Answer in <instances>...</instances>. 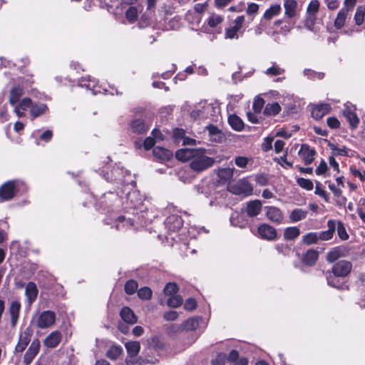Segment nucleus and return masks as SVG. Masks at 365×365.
<instances>
[{
	"mask_svg": "<svg viewBox=\"0 0 365 365\" xmlns=\"http://www.w3.org/2000/svg\"><path fill=\"white\" fill-rule=\"evenodd\" d=\"M176 158L181 161H190V168L195 172H202L210 168L215 163L212 158L207 155L205 149L183 148L175 153Z\"/></svg>",
	"mask_w": 365,
	"mask_h": 365,
	"instance_id": "nucleus-1",
	"label": "nucleus"
},
{
	"mask_svg": "<svg viewBox=\"0 0 365 365\" xmlns=\"http://www.w3.org/2000/svg\"><path fill=\"white\" fill-rule=\"evenodd\" d=\"M133 188L126 185L121 191L123 194H125L124 197H121L122 206L128 214L139 215L138 220L141 223V218L145 217L144 213L147 207L144 205L143 196L139 191L133 190Z\"/></svg>",
	"mask_w": 365,
	"mask_h": 365,
	"instance_id": "nucleus-2",
	"label": "nucleus"
},
{
	"mask_svg": "<svg viewBox=\"0 0 365 365\" xmlns=\"http://www.w3.org/2000/svg\"><path fill=\"white\" fill-rule=\"evenodd\" d=\"M220 113L218 106L214 103H209L207 101L200 102L191 112V116L195 119H211L217 118Z\"/></svg>",
	"mask_w": 365,
	"mask_h": 365,
	"instance_id": "nucleus-3",
	"label": "nucleus"
},
{
	"mask_svg": "<svg viewBox=\"0 0 365 365\" xmlns=\"http://www.w3.org/2000/svg\"><path fill=\"white\" fill-rule=\"evenodd\" d=\"M103 178L107 181H118L123 184H126L127 186L135 187V182L133 180L130 182L125 179V175H130L128 170H124L123 168L117 167L111 170L110 174L108 173H104V170L101 171Z\"/></svg>",
	"mask_w": 365,
	"mask_h": 365,
	"instance_id": "nucleus-4",
	"label": "nucleus"
},
{
	"mask_svg": "<svg viewBox=\"0 0 365 365\" xmlns=\"http://www.w3.org/2000/svg\"><path fill=\"white\" fill-rule=\"evenodd\" d=\"M56 315L51 310L43 311L38 313L35 319V324L39 329H48L52 327L56 322Z\"/></svg>",
	"mask_w": 365,
	"mask_h": 365,
	"instance_id": "nucleus-5",
	"label": "nucleus"
},
{
	"mask_svg": "<svg viewBox=\"0 0 365 365\" xmlns=\"http://www.w3.org/2000/svg\"><path fill=\"white\" fill-rule=\"evenodd\" d=\"M252 185L245 178L235 182H230L227 185V190L235 195L249 196L252 192Z\"/></svg>",
	"mask_w": 365,
	"mask_h": 365,
	"instance_id": "nucleus-6",
	"label": "nucleus"
},
{
	"mask_svg": "<svg viewBox=\"0 0 365 365\" xmlns=\"http://www.w3.org/2000/svg\"><path fill=\"white\" fill-rule=\"evenodd\" d=\"M16 192V182L7 181L0 187V202L11 200Z\"/></svg>",
	"mask_w": 365,
	"mask_h": 365,
	"instance_id": "nucleus-7",
	"label": "nucleus"
},
{
	"mask_svg": "<svg viewBox=\"0 0 365 365\" xmlns=\"http://www.w3.org/2000/svg\"><path fill=\"white\" fill-rule=\"evenodd\" d=\"M352 269V264L347 260H340L336 262L331 269V272L334 276L339 277H346Z\"/></svg>",
	"mask_w": 365,
	"mask_h": 365,
	"instance_id": "nucleus-8",
	"label": "nucleus"
},
{
	"mask_svg": "<svg viewBox=\"0 0 365 365\" xmlns=\"http://www.w3.org/2000/svg\"><path fill=\"white\" fill-rule=\"evenodd\" d=\"M244 21V16L237 17L234 21V25L225 30V38L229 39H237L240 36L239 32L242 27Z\"/></svg>",
	"mask_w": 365,
	"mask_h": 365,
	"instance_id": "nucleus-9",
	"label": "nucleus"
},
{
	"mask_svg": "<svg viewBox=\"0 0 365 365\" xmlns=\"http://www.w3.org/2000/svg\"><path fill=\"white\" fill-rule=\"evenodd\" d=\"M259 237L267 240H274L277 237V230L272 226L264 223L259 226L257 230Z\"/></svg>",
	"mask_w": 365,
	"mask_h": 365,
	"instance_id": "nucleus-10",
	"label": "nucleus"
},
{
	"mask_svg": "<svg viewBox=\"0 0 365 365\" xmlns=\"http://www.w3.org/2000/svg\"><path fill=\"white\" fill-rule=\"evenodd\" d=\"M32 106V101L31 98L26 97L22 98L20 101L16 103V104L13 105L14 111L16 115L19 117L25 116V112L29 108L31 110V106Z\"/></svg>",
	"mask_w": 365,
	"mask_h": 365,
	"instance_id": "nucleus-11",
	"label": "nucleus"
},
{
	"mask_svg": "<svg viewBox=\"0 0 365 365\" xmlns=\"http://www.w3.org/2000/svg\"><path fill=\"white\" fill-rule=\"evenodd\" d=\"M21 307V303L17 300L12 301L9 305V313L11 319V324L13 327H15L18 322Z\"/></svg>",
	"mask_w": 365,
	"mask_h": 365,
	"instance_id": "nucleus-12",
	"label": "nucleus"
},
{
	"mask_svg": "<svg viewBox=\"0 0 365 365\" xmlns=\"http://www.w3.org/2000/svg\"><path fill=\"white\" fill-rule=\"evenodd\" d=\"M266 210V216L270 221L276 224H281L282 222L284 216L282 211L279 208L269 206L267 207Z\"/></svg>",
	"mask_w": 365,
	"mask_h": 365,
	"instance_id": "nucleus-13",
	"label": "nucleus"
},
{
	"mask_svg": "<svg viewBox=\"0 0 365 365\" xmlns=\"http://www.w3.org/2000/svg\"><path fill=\"white\" fill-rule=\"evenodd\" d=\"M40 348V343L38 339L34 340L31 342L29 348L26 351L24 357V361L26 364H29L34 357L36 356V354L38 353Z\"/></svg>",
	"mask_w": 365,
	"mask_h": 365,
	"instance_id": "nucleus-14",
	"label": "nucleus"
},
{
	"mask_svg": "<svg viewBox=\"0 0 365 365\" xmlns=\"http://www.w3.org/2000/svg\"><path fill=\"white\" fill-rule=\"evenodd\" d=\"M165 223L166 227L173 232L179 230L183 225L182 218L175 215L168 217Z\"/></svg>",
	"mask_w": 365,
	"mask_h": 365,
	"instance_id": "nucleus-15",
	"label": "nucleus"
},
{
	"mask_svg": "<svg viewBox=\"0 0 365 365\" xmlns=\"http://www.w3.org/2000/svg\"><path fill=\"white\" fill-rule=\"evenodd\" d=\"M330 110L331 106L328 103L314 105L312 110V115L314 118L319 120L324 115L327 114Z\"/></svg>",
	"mask_w": 365,
	"mask_h": 365,
	"instance_id": "nucleus-16",
	"label": "nucleus"
},
{
	"mask_svg": "<svg viewBox=\"0 0 365 365\" xmlns=\"http://www.w3.org/2000/svg\"><path fill=\"white\" fill-rule=\"evenodd\" d=\"M284 16L287 18L292 19L297 14L298 4L295 0H284Z\"/></svg>",
	"mask_w": 365,
	"mask_h": 365,
	"instance_id": "nucleus-17",
	"label": "nucleus"
},
{
	"mask_svg": "<svg viewBox=\"0 0 365 365\" xmlns=\"http://www.w3.org/2000/svg\"><path fill=\"white\" fill-rule=\"evenodd\" d=\"M315 151L307 145H302L299 150V155L304 161L306 165H309L312 163Z\"/></svg>",
	"mask_w": 365,
	"mask_h": 365,
	"instance_id": "nucleus-18",
	"label": "nucleus"
},
{
	"mask_svg": "<svg viewBox=\"0 0 365 365\" xmlns=\"http://www.w3.org/2000/svg\"><path fill=\"white\" fill-rule=\"evenodd\" d=\"M38 288L34 282H29L25 289V295L26 297L28 303L31 305L36 299L38 295Z\"/></svg>",
	"mask_w": 365,
	"mask_h": 365,
	"instance_id": "nucleus-19",
	"label": "nucleus"
},
{
	"mask_svg": "<svg viewBox=\"0 0 365 365\" xmlns=\"http://www.w3.org/2000/svg\"><path fill=\"white\" fill-rule=\"evenodd\" d=\"M78 85L81 87H86L91 90L93 95L101 93V90L96 85V81L94 79H91L90 76L82 78L79 81Z\"/></svg>",
	"mask_w": 365,
	"mask_h": 365,
	"instance_id": "nucleus-20",
	"label": "nucleus"
},
{
	"mask_svg": "<svg viewBox=\"0 0 365 365\" xmlns=\"http://www.w3.org/2000/svg\"><path fill=\"white\" fill-rule=\"evenodd\" d=\"M205 128L208 131L210 140L216 143H221L223 140L224 135L217 127L209 125Z\"/></svg>",
	"mask_w": 365,
	"mask_h": 365,
	"instance_id": "nucleus-21",
	"label": "nucleus"
},
{
	"mask_svg": "<svg viewBox=\"0 0 365 365\" xmlns=\"http://www.w3.org/2000/svg\"><path fill=\"white\" fill-rule=\"evenodd\" d=\"M61 340V334L58 331H52L43 341L46 346L49 348L56 347Z\"/></svg>",
	"mask_w": 365,
	"mask_h": 365,
	"instance_id": "nucleus-22",
	"label": "nucleus"
},
{
	"mask_svg": "<svg viewBox=\"0 0 365 365\" xmlns=\"http://www.w3.org/2000/svg\"><path fill=\"white\" fill-rule=\"evenodd\" d=\"M24 94V88L21 86H14L10 91L9 93V103L11 106L16 104L20 101L21 97Z\"/></svg>",
	"mask_w": 365,
	"mask_h": 365,
	"instance_id": "nucleus-23",
	"label": "nucleus"
},
{
	"mask_svg": "<svg viewBox=\"0 0 365 365\" xmlns=\"http://www.w3.org/2000/svg\"><path fill=\"white\" fill-rule=\"evenodd\" d=\"M327 225L329 227L327 230L318 232L319 240L327 241L332 238L336 230L335 222L333 220H329Z\"/></svg>",
	"mask_w": 365,
	"mask_h": 365,
	"instance_id": "nucleus-24",
	"label": "nucleus"
},
{
	"mask_svg": "<svg viewBox=\"0 0 365 365\" xmlns=\"http://www.w3.org/2000/svg\"><path fill=\"white\" fill-rule=\"evenodd\" d=\"M153 155L160 160H168L173 156V153L168 149L156 146L153 149Z\"/></svg>",
	"mask_w": 365,
	"mask_h": 365,
	"instance_id": "nucleus-25",
	"label": "nucleus"
},
{
	"mask_svg": "<svg viewBox=\"0 0 365 365\" xmlns=\"http://www.w3.org/2000/svg\"><path fill=\"white\" fill-rule=\"evenodd\" d=\"M48 107L44 103H33L31 106L30 115L33 118H37L46 113Z\"/></svg>",
	"mask_w": 365,
	"mask_h": 365,
	"instance_id": "nucleus-26",
	"label": "nucleus"
},
{
	"mask_svg": "<svg viewBox=\"0 0 365 365\" xmlns=\"http://www.w3.org/2000/svg\"><path fill=\"white\" fill-rule=\"evenodd\" d=\"M262 210V204L259 200H253L247 203V212L250 217L257 216Z\"/></svg>",
	"mask_w": 365,
	"mask_h": 365,
	"instance_id": "nucleus-27",
	"label": "nucleus"
},
{
	"mask_svg": "<svg viewBox=\"0 0 365 365\" xmlns=\"http://www.w3.org/2000/svg\"><path fill=\"white\" fill-rule=\"evenodd\" d=\"M345 249L342 247H336L330 250L327 255V259L329 262H333L339 258L344 256Z\"/></svg>",
	"mask_w": 365,
	"mask_h": 365,
	"instance_id": "nucleus-28",
	"label": "nucleus"
},
{
	"mask_svg": "<svg viewBox=\"0 0 365 365\" xmlns=\"http://www.w3.org/2000/svg\"><path fill=\"white\" fill-rule=\"evenodd\" d=\"M135 221H136L135 219H131L130 217L126 216H120L116 221V230H122L128 227H131L133 225Z\"/></svg>",
	"mask_w": 365,
	"mask_h": 365,
	"instance_id": "nucleus-29",
	"label": "nucleus"
},
{
	"mask_svg": "<svg viewBox=\"0 0 365 365\" xmlns=\"http://www.w3.org/2000/svg\"><path fill=\"white\" fill-rule=\"evenodd\" d=\"M349 12L347 9H341L337 14V16L334 21V27L337 29H341L346 21Z\"/></svg>",
	"mask_w": 365,
	"mask_h": 365,
	"instance_id": "nucleus-30",
	"label": "nucleus"
},
{
	"mask_svg": "<svg viewBox=\"0 0 365 365\" xmlns=\"http://www.w3.org/2000/svg\"><path fill=\"white\" fill-rule=\"evenodd\" d=\"M307 214L308 212L307 210L297 208L291 212L289 215V219L292 222H297L304 220L307 217Z\"/></svg>",
	"mask_w": 365,
	"mask_h": 365,
	"instance_id": "nucleus-31",
	"label": "nucleus"
},
{
	"mask_svg": "<svg viewBox=\"0 0 365 365\" xmlns=\"http://www.w3.org/2000/svg\"><path fill=\"white\" fill-rule=\"evenodd\" d=\"M120 317L127 323L134 324L137 319L133 311L128 307H123L120 312Z\"/></svg>",
	"mask_w": 365,
	"mask_h": 365,
	"instance_id": "nucleus-32",
	"label": "nucleus"
},
{
	"mask_svg": "<svg viewBox=\"0 0 365 365\" xmlns=\"http://www.w3.org/2000/svg\"><path fill=\"white\" fill-rule=\"evenodd\" d=\"M281 111V106L278 103H267L264 110V114L268 116H274Z\"/></svg>",
	"mask_w": 365,
	"mask_h": 365,
	"instance_id": "nucleus-33",
	"label": "nucleus"
},
{
	"mask_svg": "<svg viewBox=\"0 0 365 365\" xmlns=\"http://www.w3.org/2000/svg\"><path fill=\"white\" fill-rule=\"evenodd\" d=\"M318 259V252L314 250H309L303 257V262L307 265H313Z\"/></svg>",
	"mask_w": 365,
	"mask_h": 365,
	"instance_id": "nucleus-34",
	"label": "nucleus"
},
{
	"mask_svg": "<svg viewBox=\"0 0 365 365\" xmlns=\"http://www.w3.org/2000/svg\"><path fill=\"white\" fill-rule=\"evenodd\" d=\"M131 128L135 133H143L148 130L149 127L142 120L137 119L132 122Z\"/></svg>",
	"mask_w": 365,
	"mask_h": 365,
	"instance_id": "nucleus-35",
	"label": "nucleus"
},
{
	"mask_svg": "<svg viewBox=\"0 0 365 365\" xmlns=\"http://www.w3.org/2000/svg\"><path fill=\"white\" fill-rule=\"evenodd\" d=\"M281 11V6L279 4L272 5L267 9L263 15V19L270 20L273 17L277 16Z\"/></svg>",
	"mask_w": 365,
	"mask_h": 365,
	"instance_id": "nucleus-36",
	"label": "nucleus"
},
{
	"mask_svg": "<svg viewBox=\"0 0 365 365\" xmlns=\"http://www.w3.org/2000/svg\"><path fill=\"white\" fill-rule=\"evenodd\" d=\"M300 235V230L297 227H289L284 232V237L287 240H293Z\"/></svg>",
	"mask_w": 365,
	"mask_h": 365,
	"instance_id": "nucleus-37",
	"label": "nucleus"
},
{
	"mask_svg": "<svg viewBox=\"0 0 365 365\" xmlns=\"http://www.w3.org/2000/svg\"><path fill=\"white\" fill-rule=\"evenodd\" d=\"M30 336L29 334L24 333L21 334L19 341L15 348L16 351L19 352H22L23 351H24L26 346H28Z\"/></svg>",
	"mask_w": 365,
	"mask_h": 365,
	"instance_id": "nucleus-38",
	"label": "nucleus"
},
{
	"mask_svg": "<svg viewBox=\"0 0 365 365\" xmlns=\"http://www.w3.org/2000/svg\"><path fill=\"white\" fill-rule=\"evenodd\" d=\"M344 114L352 127H356L358 125L359 120L353 109L351 108H346Z\"/></svg>",
	"mask_w": 365,
	"mask_h": 365,
	"instance_id": "nucleus-39",
	"label": "nucleus"
},
{
	"mask_svg": "<svg viewBox=\"0 0 365 365\" xmlns=\"http://www.w3.org/2000/svg\"><path fill=\"white\" fill-rule=\"evenodd\" d=\"M125 346L128 355L130 356H136L140 349V345L138 341H128L125 343Z\"/></svg>",
	"mask_w": 365,
	"mask_h": 365,
	"instance_id": "nucleus-40",
	"label": "nucleus"
},
{
	"mask_svg": "<svg viewBox=\"0 0 365 365\" xmlns=\"http://www.w3.org/2000/svg\"><path fill=\"white\" fill-rule=\"evenodd\" d=\"M200 318L192 317L185 321L182 324V327L186 331L195 330L199 325Z\"/></svg>",
	"mask_w": 365,
	"mask_h": 365,
	"instance_id": "nucleus-41",
	"label": "nucleus"
},
{
	"mask_svg": "<svg viewBox=\"0 0 365 365\" xmlns=\"http://www.w3.org/2000/svg\"><path fill=\"white\" fill-rule=\"evenodd\" d=\"M228 121L231 127L235 130L240 131L243 129L244 123L242 120L236 115H232L229 117Z\"/></svg>",
	"mask_w": 365,
	"mask_h": 365,
	"instance_id": "nucleus-42",
	"label": "nucleus"
},
{
	"mask_svg": "<svg viewBox=\"0 0 365 365\" xmlns=\"http://www.w3.org/2000/svg\"><path fill=\"white\" fill-rule=\"evenodd\" d=\"M264 73L269 76H277L283 74L284 69L279 66L276 63H272V66L264 71Z\"/></svg>",
	"mask_w": 365,
	"mask_h": 365,
	"instance_id": "nucleus-43",
	"label": "nucleus"
},
{
	"mask_svg": "<svg viewBox=\"0 0 365 365\" xmlns=\"http://www.w3.org/2000/svg\"><path fill=\"white\" fill-rule=\"evenodd\" d=\"M123 349L120 346L113 345L108 350L106 356L111 360H116L122 354Z\"/></svg>",
	"mask_w": 365,
	"mask_h": 365,
	"instance_id": "nucleus-44",
	"label": "nucleus"
},
{
	"mask_svg": "<svg viewBox=\"0 0 365 365\" xmlns=\"http://www.w3.org/2000/svg\"><path fill=\"white\" fill-rule=\"evenodd\" d=\"M138 13L139 11L136 6H130L125 12L126 19L130 23L133 24L137 21Z\"/></svg>",
	"mask_w": 365,
	"mask_h": 365,
	"instance_id": "nucleus-45",
	"label": "nucleus"
},
{
	"mask_svg": "<svg viewBox=\"0 0 365 365\" xmlns=\"http://www.w3.org/2000/svg\"><path fill=\"white\" fill-rule=\"evenodd\" d=\"M329 147L332 150L334 155H348L349 149L344 145L339 146L334 143H329Z\"/></svg>",
	"mask_w": 365,
	"mask_h": 365,
	"instance_id": "nucleus-46",
	"label": "nucleus"
},
{
	"mask_svg": "<svg viewBox=\"0 0 365 365\" xmlns=\"http://www.w3.org/2000/svg\"><path fill=\"white\" fill-rule=\"evenodd\" d=\"M365 17V6H359L357 7L355 15L354 21L356 25L360 26L364 23Z\"/></svg>",
	"mask_w": 365,
	"mask_h": 365,
	"instance_id": "nucleus-47",
	"label": "nucleus"
},
{
	"mask_svg": "<svg viewBox=\"0 0 365 365\" xmlns=\"http://www.w3.org/2000/svg\"><path fill=\"white\" fill-rule=\"evenodd\" d=\"M319 9V2L318 0H312L307 6V14L310 16H314Z\"/></svg>",
	"mask_w": 365,
	"mask_h": 365,
	"instance_id": "nucleus-48",
	"label": "nucleus"
},
{
	"mask_svg": "<svg viewBox=\"0 0 365 365\" xmlns=\"http://www.w3.org/2000/svg\"><path fill=\"white\" fill-rule=\"evenodd\" d=\"M223 21V17L218 15L213 14H212L207 19V24L211 28H215L220 24H221Z\"/></svg>",
	"mask_w": 365,
	"mask_h": 365,
	"instance_id": "nucleus-49",
	"label": "nucleus"
},
{
	"mask_svg": "<svg viewBox=\"0 0 365 365\" xmlns=\"http://www.w3.org/2000/svg\"><path fill=\"white\" fill-rule=\"evenodd\" d=\"M168 305L171 307H178L182 304V298L178 294L169 297L168 299Z\"/></svg>",
	"mask_w": 365,
	"mask_h": 365,
	"instance_id": "nucleus-50",
	"label": "nucleus"
},
{
	"mask_svg": "<svg viewBox=\"0 0 365 365\" xmlns=\"http://www.w3.org/2000/svg\"><path fill=\"white\" fill-rule=\"evenodd\" d=\"M302 240L307 245L317 243L319 240L318 232H309L303 237Z\"/></svg>",
	"mask_w": 365,
	"mask_h": 365,
	"instance_id": "nucleus-51",
	"label": "nucleus"
},
{
	"mask_svg": "<svg viewBox=\"0 0 365 365\" xmlns=\"http://www.w3.org/2000/svg\"><path fill=\"white\" fill-rule=\"evenodd\" d=\"M297 182L301 187L307 190H312L314 187L313 182L309 179L299 178L297 179Z\"/></svg>",
	"mask_w": 365,
	"mask_h": 365,
	"instance_id": "nucleus-52",
	"label": "nucleus"
},
{
	"mask_svg": "<svg viewBox=\"0 0 365 365\" xmlns=\"http://www.w3.org/2000/svg\"><path fill=\"white\" fill-rule=\"evenodd\" d=\"M138 289V283L135 280H129L125 284V291L128 294H132Z\"/></svg>",
	"mask_w": 365,
	"mask_h": 365,
	"instance_id": "nucleus-53",
	"label": "nucleus"
},
{
	"mask_svg": "<svg viewBox=\"0 0 365 365\" xmlns=\"http://www.w3.org/2000/svg\"><path fill=\"white\" fill-rule=\"evenodd\" d=\"M178 292V287L175 283H168L164 288V292L166 295L170 297L175 295Z\"/></svg>",
	"mask_w": 365,
	"mask_h": 365,
	"instance_id": "nucleus-54",
	"label": "nucleus"
},
{
	"mask_svg": "<svg viewBox=\"0 0 365 365\" xmlns=\"http://www.w3.org/2000/svg\"><path fill=\"white\" fill-rule=\"evenodd\" d=\"M264 105V101L260 97H257L253 102L252 108L255 113H259Z\"/></svg>",
	"mask_w": 365,
	"mask_h": 365,
	"instance_id": "nucleus-55",
	"label": "nucleus"
},
{
	"mask_svg": "<svg viewBox=\"0 0 365 365\" xmlns=\"http://www.w3.org/2000/svg\"><path fill=\"white\" fill-rule=\"evenodd\" d=\"M138 295L140 299L147 300L150 299L152 296V291L148 287H143L138 290Z\"/></svg>",
	"mask_w": 365,
	"mask_h": 365,
	"instance_id": "nucleus-56",
	"label": "nucleus"
},
{
	"mask_svg": "<svg viewBox=\"0 0 365 365\" xmlns=\"http://www.w3.org/2000/svg\"><path fill=\"white\" fill-rule=\"evenodd\" d=\"M304 76L311 79H322L324 77V73L315 72L311 69H305L304 71Z\"/></svg>",
	"mask_w": 365,
	"mask_h": 365,
	"instance_id": "nucleus-57",
	"label": "nucleus"
},
{
	"mask_svg": "<svg viewBox=\"0 0 365 365\" xmlns=\"http://www.w3.org/2000/svg\"><path fill=\"white\" fill-rule=\"evenodd\" d=\"M250 162V159L244 156H238L235 158V165L240 168H245Z\"/></svg>",
	"mask_w": 365,
	"mask_h": 365,
	"instance_id": "nucleus-58",
	"label": "nucleus"
},
{
	"mask_svg": "<svg viewBox=\"0 0 365 365\" xmlns=\"http://www.w3.org/2000/svg\"><path fill=\"white\" fill-rule=\"evenodd\" d=\"M206 4H196L194 6V10L197 13L195 19L197 22L199 23L200 21V14L202 13L206 9Z\"/></svg>",
	"mask_w": 365,
	"mask_h": 365,
	"instance_id": "nucleus-59",
	"label": "nucleus"
},
{
	"mask_svg": "<svg viewBox=\"0 0 365 365\" xmlns=\"http://www.w3.org/2000/svg\"><path fill=\"white\" fill-rule=\"evenodd\" d=\"M259 10V6L255 3H250L248 4L246 13L250 15H255L257 14V11Z\"/></svg>",
	"mask_w": 365,
	"mask_h": 365,
	"instance_id": "nucleus-60",
	"label": "nucleus"
},
{
	"mask_svg": "<svg viewBox=\"0 0 365 365\" xmlns=\"http://www.w3.org/2000/svg\"><path fill=\"white\" fill-rule=\"evenodd\" d=\"M185 136V131L182 129L176 128L173 130V137L177 142H182Z\"/></svg>",
	"mask_w": 365,
	"mask_h": 365,
	"instance_id": "nucleus-61",
	"label": "nucleus"
},
{
	"mask_svg": "<svg viewBox=\"0 0 365 365\" xmlns=\"http://www.w3.org/2000/svg\"><path fill=\"white\" fill-rule=\"evenodd\" d=\"M196 307H197V302L192 298H190V299H187L184 304V308L188 311H192L193 309H195L196 308Z\"/></svg>",
	"mask_w": 365,
	"mask_h": 365,
	"instance_id": "nucleus-62",
	"label": "nucleus"
},
{
	"mask_svg": "<svg viewBox=\"0 0 365 365\" xmlns=\"http://www.w3.org/2000/svg\"><path fill=\"white\" fill-rule=\"evenodd\" d=\"M337 231L339 237L342 240H346L349 238V235L342 224L340 223L338 225Z\"/></svg>",
	"mask_w": 365,
	"mask_h": 365,
	"instance_id": "nucleus-63",
	"label": "nucleus"
},
{
	"mask_svg": "<svg viewBox=\"0 0 365 365\" xmlns=\"http://www.w3.org/2000/svg\"><path fill=\"white\" fill-rule=\"evenodd\" d=\"M315 194L323 197L326 201H328L329 200L327 192L318 184L315 187Z\"/></svg>",
	"mask_w": 365,
	"mask_h": 365,
	"instance_id": "nucleus-64",
	"label": "nucleus"
}]
</instances>
